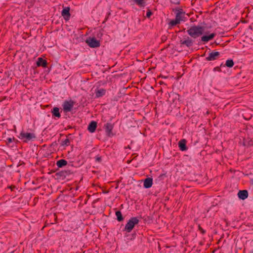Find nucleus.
<instances>
[{
	"label": "nucleus",
	"instance_id": "f257e3e1",
	"mask_svg": "<svg viewBox=\"0 0 253 253\" xmlns=\"http://www.w3.org/2000/svg\"><path fill=\"white\" fill-rule=\"evenodd\" d=\"M187 33L191 37L196 39L205 33V27L201 26H192L187 30Z\"/></svg>",
	"mask_w": 253,
	"mask_h": 253
},
{
	"label": "nucleus",
	"instance_id": "f03ea898",
	"mask_svg": "<svg viewBox=\"0 0 253 253\" xmlns=\"http://www.w3.org/2000/svg\"><path fill=\"white\" fill-rule=\"evenodd\" d=\"M139 219L137 217H130L126 224L123 231L127 233H130L134 228L135 225L138 224Z\"/></svg>",
	"mask_w": 253,
	"mask_h": 253
},
{
	"label": "nucleus",
	"instance_id": "7ed1b4c3",
	"mask_svg": "<svg viewBox=\"0 0 253 253\" xmlns=\"http://www.w3.org/2000/svg\"><path fill=\"white\" fill-rule=\"evenodd\" d=\"M175 12L176 14L175 18L179 22H185L186 20V17H185V12L182 8H175Z\"/></svg>",
	"mask_w": 253,
	"mask_h": 253
},
{
	"label": "nucleus",
	"instance_id": "20e7f679",
	"mask_svg": "<svg viewBox=\"0 0 253 253\" xmlns=\"http://www.w3.org/2000/svg\"><path fill=\"white\" fill-rule=\"evenodd\" d=\"M85 42L91 48H96L100 46V41L97 40L95 37H89L85 40Z\"/></svg>",
	"mask_w": 253,
	"mask_h": 253
},
{
	"label": "nucleus",
	"instance_id": "39448f33",
	"mask_svg": "<svg viewBox=\"0 0 253 253\" xmlns=\"http://www.w3.org/2000/svg\"><path fill=\"white\" fill-rule=\"evenodd\" d=\"M75 103V102L71 99L70 100H65L62 105L64 111L66 113L71 112Z\"/></svg>",
	"mask_w": 253,
	"mask_h": 253
},
{
	"label": "nucleus",
	"instance_id": "423d86ee",
	"mask_svg": "<svg viewBox=\"0 0 253 253\" xmlns=\"http://www.w3.org/2000/svg\"><path fill=\"white\" fill-rule=\"evenodd\" d=\"M194 41L188 36H185L183 38L180 40L181 46L185 45L187 47L192 46L194 43Z\"/></svg>",
	"mask_w": 253,
	"mask_h": 253
},
{
	"label": "nucleus",
	"instance_id": "0eeeda50",
	"mask_svg": "<svg viewBox=\"0 0 253 253\" xmlns=\"http://www.w3.org/2000/svg\"><path fill=\"white\" fill-rule=\"evenodd\" d=\"M19 137L21 139L25 138L26 140H24V142H26L27 141L35 139L36 136L33 133H25L23 131H22L20 133V136Z\"/></svg>",
	"mask_w": 253,
	"mask_h": 253
},
{
	"label": "nucleus",
	"instance_id": "6e6552de",
	"mask_svg": "<svg viewBox=\"0 0 253 253\" xmlns=\"http://www.w3.org/2000/svg\"><path fill=\"white\" fill-rule=\"evenodd\" d=\"M220 57V53L214 50L210 52L208 56L206 57L205 60L207 61H214L218 59Z\"/></svg>",
	"mask_w": 253,
	"mask_h": 253
},
{
	"label": "nucleus",
	"instance_id": "1a4fd4ad",
	"mask_svg": "<svg viewBox=\"0 0 253 253\" xmlns=\"http://www.w3.org/2000/svg\"><path fill=\"white\" fill-rule=\"evenodd\" d=\"M114 124L111 123H107L104 125L103 128L105 132L109 137H112L113 134L112 133V130L114 128Z\"/></svg>",
	"mask_w": 253,
	"mask_h": 253
},
{
	"label": "nucleus",
	"instance_id": "9d476101",
	"mask_svg": "<svg viewBox=\"0 0 253 253\" xmlns=\"http://www.w3.org/2000/svg\"><path fill=\"white\" fill-rule=\"evenodd\" d=\"M72 173V172L70 170L67 169L57 172L55 175L57 176L58 178L64 179L66 178L67 176H69Z\"/></svg>",
	"mask_w": 253,
	"mask_h": 253
},
{
	"label": "nucleus",
	"instance_id": "9b49d317",
	"mask_svg": "<svg viewBox=\"0 0 253 253\" xmlns=\"http://www.w3.org/2000/svg\"><path fill=\"white\" fill-rule=\"evenodd\" d=\"M70 10V8L69 7H65L61 11V15L63 17L64 20L66 21L70 19L71 16Z\"/></svg>",
	"mask_w": 253,
	"mask_h": 253
},
{
	"label": "nucleus",
	"instance_id": "f8f14e48",
	"mask_svg": "<svg viewBox=\"0 0 253 253\" xmlns=\"http://www.w3.org/2000/svg\"><path fill=\"white\" fill-rule=\"evenodd\" d=\"M143 186L146 189L151 187L153 184V178L151 177H147L144 180Z\"/></svg>",
	"mask_w": 253,
	"mask_h": 253
},
{
	"label": "nucleus",
	"instance_id": "ddd939ff",
	"mask_svg": "<svg viewBox=\"0 0 253 253\" xmlns=\"http://www.w3.org/2000/svg\"><path fill=\"white\" fill-rule=\"evenodd\" d=\"M178 147L182 151H186L188 149L186 146V140L185 139H181L178 142Z\"/></svg>",
	"mask_w": 253,
	"mask_h": 253
},
{
	"label": "nucleus",
	"instance_id": "4468645a",
	"mask_svg": "<svg viewBox=\"0 0 253 253\" xmlns=\"http://www.w3.org/2000/svg\"><path fill=\"white\" fill-rule=\"evenodd\" d=\"M47 61L42 57H39L37 61V65L38 67L45 68L47 66Z\"/></svg>",
	"mask_w": 253,
	"mask_h": 253
},
{
	"label": "nucleus",
	"instance_id": "2eb2a0df",
	"mask_svg": "<svg viewBox=\"0 0 253 253\" xmlns=\"http://www.w3.org/2000/svg\"><path fill=\"white\" fill-rule=\"evenodd\" d=\"M97 127V123L95 121H91L88 125L87 130L90 132H94Z\"/></svg>",
	"mask_w": 253,
	"mask_h": 253
},
{
	"label": "nucleus",
	"instance_id": "dca6fc26",
	"mask_svg": "<svg viewBox=\"0 0 253 253\" xmlns=\"http://www.w3.org/2000/svg\"><path fill=\"white\" fill-rule=\"evenodd\" d=\"M238 196L239 199L245 200L248 197V192L246 190H240L238 193Z\"/></svg>",
	"mask_w": 253,
	"mask_h": 253
},
{
	"label": "nucleus",
	"instance_id": "f3484780",
	"mask_svg": "<svg viewBox=\"0 0 253 253\" xmlns=\"http://www.w3.org/2000/svg\"><path fill=\"white\" fill-rule=\"evenodd\" d=\"M215 36L216 34L215 33H211L208 36L204 35L201 37V41L204 42H208L212 40L215 37Z\"/></svg>",
	"mask_w": 253,
	"mask_h": 253
},
{
	"label": "nucleus",
	"instance_id": "a211bd4d",
	"mask_svg": "<svg viewBox=\"0 0 253 253\" xmlns=\"http://www.w3.org/2000/svg\"><path fill=\"white\" fill-rule=\"evenodd\" d=\"M51 113L52 114L53 117H56L58 118H60L61 117V115L59 112V109L57 107H54L51 110Z\"/></svg>",
	"mask_w": 253,
	"mask_h": 253
},
{
	"label": "nucleus",
	"instance_id": "6ab92c4d",
	"mask_svg": "<svg viewBox=\"0 0 253 253\" xmlns=\"http://www.w3.org/2000/svg\"><path fill=\"white\" fill-rule=\"evenodd\" d=\"M106 93V90L104 88H101L99 89L95 90V96L97 98H99L103 95H104Z\"/></svg>",
	"mask_w": 253,
	"mask_h": 253
},
{
	"label": "nucleus",
	"instance_id": "aec40b11",
	"mask_svg": "<svg viewBox=\"0 0 253 253\" xmlns=\"http://www.w3.org/2000/svg\"><path fill=\"white\" fill-rule=\"evenodd\" d=\"M67 162L64 159H61L57 161L56 165L58 168H62L64 166H66Z\"/></svg>",
	"mask_w": 253,
	"mask_h": 253
},
{
	"label": "nucleus",
	"instance_id": "412c9836",
	"mask_svg": "<svg viewBox=\"0 0 253 253\" xmlns=\"http://www.w3.org/2000/svg\"><path fill=\"white\" fill-rule=\"evenodd\" d=\"M115 215L117 217L116 219L118 221L121 222L124 220V217L123 216L122 213L121 211H116L115 212Z\"/></svg>",
	"mask_w": 253,
	"mask_h": 253
},
{
	"label": "nucleus",
	"instance_id": "4be33fe9",
	"mask_svg": "<svg viewBox=\"0 0 253 253\" xmlns=\"http://www.w3.org/2000/svg\"><path fill=\"white\" fill-rule=\"evenodd\" d=\"M180 23V22H179L176 18H175L174 19H172V20H170V21L169 22V28L173 27Z\"/></svg>",
	"mask_w": 253,
	"mask_h": 253
},
{
	"label": "nucleus",
	"instance_id": "5701e85b",
	"mask_svg": "<svg viewBox=\"0 0 253 253\" xmlns=\"http://www.w3.org/2000/svg\"><path fill=\"white\" fill-rule=\"evenodd\" d=\"M234 65L233 60L231 59H228L226 61L225 64L223 65L224 67H227L229 68L232 67Z\"/></svg>",
	"mask_w": 253,
	"mask_h": 253
},
{
	"label": "nucleus",
	"instance_id": "b1692460",
	"mask_svg": "<svg viewBox=\"0 0 253 253\" xmlns=\"http://www.w3.org/2000/svg\"><path fill=\"white\" fill-rule=\"evenodd\" d=\"M144 0H133V1L139 6L144 7L145 6V2Z\"/></svg>",
	"mask_w": 253,
	"mask_h": 253
},
{
	"label": "nucleus",
	"instance_id": "393cba45",
	"mask_svg": "<svg viewBox=\"0 0 253 253\" xmlns=\"http://www.w3.org/2000/svg\"><path fill=\"white\" fill-rule=\"evenodd\" d=\"M61 144L62 145L69 146L70 145V140L68 138L63 140Z\"/></svg>",
	"mask_w": 253,
	"mask_h": 253
},
{
	"label": "nucleus",
	"instance_id": "a878e982",
	"mask_svg": "<svg viewBox=\"0 0 253 253\" xmlns=\"http://www.w3.org/2000/svg\"><path fill=\"white\" fill-rule=\"evenodd\" d=\"M170 95H172L174 99H179L180 95L176 93L171 92L170 94H169V97H170Z\"/></svg>",
	"mask_w": 253,
	"mask_h": 253
},
{
	"label": "nucleus",
	"instance_id": "bb28decb",
	"mask_svg": "<svg viewBox=\"0 0 253 253\" xmlns=\"http://www.w3.org/2000/svg\"><path fill=\"white\" fill-rule=\"evenodd\" d=\"M198 230L201 232V233L202 235L205 234V233L206 232V230H204V229H203L200 224H198Z\"/></svg>",
	"mask_w": 253,
	"mask_h": 253
},
{
	"label": "nucleus",
	"instance_id": "cd10ccee",
	"mask_svg": "<svg viewBox=\"0 0 253 253\" xmlns=\"http://www.w3.org/2000/svg\"><path fill=\"white\" fill-rule=\"evenodd\" d=\"M221 66H222V64H221L220 66H217V67H214L213 68V71L214 72H215V71L221 72V68H220V67Z\"/></svg>",
	"mask_w": 253,
	"mask_h": 253
},
{
	"label": "nucleus",
	"instance_id": "c85d7f7f",
	"mask_svg": "<svg viewBox=\"0 0 253 253\" xmlns=\"http://www.w3.org/2000/svg\"><path fill=\"white\" fill-rule=\"evenodd\" d=\"M153 14L152 12L148 9V10L147 11L146 17L149 19L150 18L151 16Z\"/></svg>",
	"mask_w": 253,
	"mask_h": 253
},
{
	"label": "nucleus",
	"instance_id": "c756f323",
	"mask_svg": "<svg viewBox=\"0 0 253 253\" xmlns=\"http://www.w3.org/2000/svg\"><path fill=\"white\" fill-rule=\"evenodd\" d=\"M95 161L98 163H100L102 161L101 157L99 155H97L95 157Z\"/></svg>",
	"mask_w": 253,
	"mask_h": 253
},
{
	"label": "nucleus",
	"instance_id": "7c9ffc66",
	"mask_svg": "<svg viewBox=\"0 0 253 253\" xmlns=\"http://www.w3.org/2000/svg\"><path fill=\"white\" fill-rule=\"evenodd\" d=\"M111 15V12H108L107 13V15L106 16V17L104 19V21L103 22V23L105 22L106 21H107L109 18V16Z\"/></svg>",
	"mask_w": 253,
	"mask_h": 253
},
{
	"label": "nucleus",
	"instance_id": "2f4dec72",
	"mask_svg": "<svg viewBox=\"0 0 253 253\" xmlns=\"http://www.w3.org/2000/svg\"><path fill=\"white\" fill-rule=\"evenodd\" d=\"M171 2L176 4H180V1L179 0H171Z\"/></svg>",
	"mask_w": 253,
	"mask_h": 253
},
{
	"label": "nucleus",
	"instance_id": "473e14b6",
	"mask_svg": "<svg viewBox=\"0 0 253 253\" xmlns=\"http://www.w3.org/2000/svg\"><path fill=\"white\" fill-rule=\"evenodd\" d=\"M8 188L10 189L11 191H13L16 188V186L14 185H11L8 186Z\"/></svg>",
	"mask_w": 253,
	"mask_h": 253
},
{
	"label": "nucleus",
	"instance_id": "72a5a7b5",
	"mask_svg": "<svg viewBox=\"0 0 253 253\" xmlns=\"http://www.w3.org/2000/svg\"><path fill=\"white\" fill-rule=\"evenodd\" d=\"M14 139V137H13V138H7V142L8 143H10L12 142V140Z\"/></svg>",
	"mask_w": 253,
	"mask_h": 253
},
{
	"label": "nucleus",
	"instance_id": "f704fd0d",
	"mask_svg": "<svg viewBox=\"0 0 253 253\" xmlns=\"http://www.w3.org/2000/svg\"><path fill=\"white\" fill-rule=\"evenodd\" d=\"M244 145H246L245 142H244Z\"/></svg>",
	"mask_w": 253,
	"mask_h": 253
}]
</instances>
